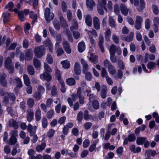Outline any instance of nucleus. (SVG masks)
<instances>
[{
    "mask_svg": "<svg viewBox=\"0 0 159 159\" xmlns=\"http://www.w3.org/2000/svg\"><path fill=\"white\" fill-rule=\"evenodd\" d=\"M81 64L83 67V73L85 74L86 79L88 80H90L92 78V75L91 73L87 71L88 70V65L86 62L83 59H81Z\"/></svg>",
    "mask_w": 159,
    "mask_h": 159,
    "instance_id": "nucleus-1",
    "label": "nucleus"
},
{
    "mask_svg": "<svg viewBox=\"0 0 159 159\" xmlns=\"http://www.w3.org/2000/svg\"><path fill=\"white\" fill-rule=\"evenodd\" d=\"M131 4H133L136 7L137 9L139 11H141L145 7V4L143 0H140V4L139 0H132L130 1Z\"/></svg>",
    "mask_w": 159,
    "mask_h": 159,
    "instance_id": "nucleus-2",
    "label": "nucleus"
},
{
    "mask_svg": "<svg viewBox=\"0 0 159 159\" xmlns=\"http://www.w3.org/2000/svg\"><path fill=\"white\" fill-rule=\"evenodd\" d=\"M34 52L36 56L40 58L45 55V49L43 46H41L39 47L35 48Z\"/></svg>",
    "mask_w": 159,
    "mask_h": 159,
    "instance_id": "nucleus-3",
    "label": "nucleus"
},
{
    "mask_svg": "<svg viewBox=\"0 0 159 159\" xmlns=\"http://www.w3.org/2000/svg\"><path fill=\"white\" fill-rule=\"evenodd\" d=\"M5 65L6 68L9 70L10 73H13L14 71V67L12 65L11 59L9 57H7L5 61Z\"/></svg>",
    "mask_w": 159,
    "mask_h": 159,
    "instance_id": "nucleus-4",
    "label": "nucleus"
},
{
    "mask_svg": "<svg viewBox=\"0 0 159 159\" xmlns=\"http://www.w3.org/2000/svg\"><path fill=\"white\" fill-rule=\"evenodd\" d=\"M44 15L45 18L47 21H50L52 20L54 17L53 13L50 11V10L48 8H47L45 9Z\"/></svg>",
    "mask_w": 159,
    "mask_h": 159,
    "instance_id": "nucleus-5",
    "label": "nucleus"
},
{
    "mask_svg": "<svg viewBox=\"0 0 159 159\" xmlns=\"http://www.w3.org/2000/svg\"><path fill=\"white\" fill-rule=\"evenodd\" d=\"M109 50V51H111L112 50L115 54L116 52L117 54L118 55H120L121 53V48L119 47L116 46L114 44H112L110 46Z\"/></svg>",
    "mask_w": 159,
    "mask_h": 159,
    "instance_id": "nucleus-6",
    "label": "nucleus"
},
{
    "mask_svg": "<svg viewBox=\"0 0 159 159\" xmlns=\"http://www.w3.org/2000/svg\"><path fill=\"white\" fill-rule=\"evenodd\" d=\"M37 128L36 126H33L30 124L28 125L27 126V130L30 133V136H32L35 134Z\"/></svg>",
    "mask_w": 159,
    "mask_h": 159,
    "instance_id": "nucleus-7",
    "label": "nucleus"
},
{
    "mask_svg": "<svg viewBox=\"0 0 159 159\" xmlns=\"http://www.w3.org/2000/svg\"><path fill=\"white\" fill-rule=\"evenodd\" d=\"M43 43L45 47H48L49 51L52 53L53 49V46L50 39L48 38H47V39L44 41Z\"/></svg>",
    "mask_w": 159,
    "mask_h": 159,
    "instance_id": "nucleus-8",
    "label": "nucleus"
},
{
    "mask_svg": "<svg viewBox=\"0 0 159 159\" xmlns=\"http://www.w3.org/2000/svg\"><path fill=\"white\" fill-rule=\"evenodd\" d=\"M40 78L43 81L46 80L48 81H50L52 79L51 75L46 72L40 75Z\"/></svg>",
    "mask_w": 159,
    "mask_h": 159,
    "instance_id": "nucleus-9",
    "label": "nucleus"
},
{
    "mask_svg": "<svg viewBox=\"0 0 159 159\" xmlns=\"http://www.w3.org/2000/svg\"><path fill=\"white\" fill-rule=\"evenodd\" d=\"M29 11L28 9H25L24 12L22 11H19L18 13V16L20 21H23L25 19V16L29 12Z\"/></svg>",
    "mask_w": 159,
    "mask_h": 159,
    "instance_id": "nucleus-10",
    "label": "nucleus"
},
{
    "mask_svg": "<svg viewBox=\"0 0 159 159\" xmlns=\"http://www.w3.org/2000/svg\"><path fill=\"white\" fill-rule=\"evenodd\" d=\"M6 74L5 73H2L0 74V82L1 85L4 87L6 86L7 84L6 80Z\"/></svg>",
    "mask_w": 159,
    "mask_h": 159,
    "instance_id": "nucleus-11",
    "label": "nucleus"
},
{
    "mask_svg": "<svg viewBox=\"0 0 159 159\" xmlns=\"http://www.w3.org/2000/svg\"><path fill=\"white\" fill-rule=\"evenodd\" d=\"M136 138L134 134H129L127 138H126L124 140V144L126 145L128 143V141L130 142H132L135 141Z\"/></svg>",
    "mask_w": 159,
    "mask_h": 159,
    "instance_id": "nucleus-12",
    "label": "nucleus"
},
{
    "mask_svg": "<svg viewBox=\"0 0 159 159\" xmlns=\"http://www.w3.org/2000/svg\"><path fill=\"white\" fill-rule=\"evenodd\" d=\"M63 45L64 49L67 53L70 54L71 52V49L67 41H63Z\"/></svg>",
    "mask_w": 159,
    "mask_h": 159,
    "instance_id": "nucleus-13",
    "label": "nucleus"
},
{
    "mask_svg": "<svg viewBox=\"0 0 159 159\" xmlns=\"http://www.w3.org/2000/svg\"><path fill=\"white\" fill-rule=\"evenodd\" d=\"M120 8L122 13L124 15H126L129 12V9L123 4H121L120 6Z\"/></svg>",
    "mask_w": 159,
    "mask_h": 159,
    "instance_id": "nucleus-14",
    "label": "nucleus"
},
{
    "mask_svg": "<svg viewBox=\"0 0 159 159\" xmlns=\"http://www.w3.org/2000/svg\"><path fill=\"white\" fill-rule=\"evenodd\" d=\"M102 89L100 93L101 97L103 99H105L106 97L107 89L105 85L102 86Z\"/></svg>",
    "mask_w": 159,
    "mask_h": 159,
    "instance_id": "nucleus-15",
    "label": "nucleus"
},
{
    "mask_svg": "<svg viewBox=\"0 0 159 159\" xmlns=\"http://www.w3.org/2000/svg\"><path fill=\"white\" fill-rule=\"evenodd\" d=\"M151 60H154L155 59L154 55L153 54H150L149 55L147 53H145L144 55V59L143 60V62L146 63L148 60V59Z\"/></svg>",
    "mask_w": 159,
    "mask_h": 159,
    "instance_id": "nucleus-16",
    "label": "nucleus"
},
{
    "mask_svg": "<svg viewBox=\"0 0 159 159\" xmlns=\"http://www.w3.org/2000/svg\"><path fill=\"white\" fill-rule=\"evenodd\" d=\"M93 24L95 28L98 30L100 29V25L99 20L97 17H94L93 18Z\"/></svg>",
    "mask_w": 159,
    "mask_h": 159,
    "instance_id": "nucleus-17",
    "label": "nucleus"
},
{
    "mask_svg": "<svg viewBox=\"0 0 159 159\" xmlns=\"http://www.w3.org/2000/svg\"><path fill=\"white\" fill-rule=\"evenodd\" d=\"M78 50L80 52H83L85 49V45L84 42H80L78 46Z\"/></svg>",
    "mask_w": 159,
    "mask_h": 159,
    "instance_id": "nucleus-18",
    "label": "nucleus"
},
{
    "mask_svg": "<svg viewBox=\"0 0 159 159\" xmlns=\"http://www.w3.org/2000/svg\"><path fill=\"white\" fill-rule=\"evenodd\" d=\"M85 20L87 25L90 26L92 25V19L91 16L88 14L85 16Z\"/></svg>",
    "mask_w": 159,
    "mask_h": 159,
    "instance_id": "nucleus-19",
    "label": "nucleus"
},
{
    "mask_svg": "<svg viewBox=\"0 0 159 159\" xmlns=\"http://www.w3.org/2000/svg\"><path fill=\"white\" fill-rule=\"evenodd\" d=\"M33 63L34 66L36 69L39 70L40 69L41 66V63L40 61L38 59L36 58H34Z\"/></svg>",
    "mask_w": 159,
    "mask_h": 159,
    "instance_id": "nucleus-20",
    "label": "nucleus"
},
{
    "mask_svg": "<svg viewBox=\"0 0 159 159\" xmlns=\"http://www.w3.org/2000/svg\"><path fill=\"white\" fill-rule=\"evenodd\" d=\"M46 143L45 142L42 143L40 145H37L36 148V150L38 152H41L46 147Z\"/></svg>",
    "mask_w": 159,
    "mask_h": 159,
    "instance_id": "nucleus-21",
    "label": "nucleus"
},
{
    "mask_svg": "<svg viewBox=\"0 0 159 159\" xmlns=\"http://www.w3.org/2000/svg\"><path fill=\"white\" fill-rule=\"evenodd\" d=\"M130 150L134 153H138L140 152L141 148H140L138 147L135 148L134 145H132L129 147Z\"/></svg>",
    "mask_w": 159,
    "mask_h": 159,
    "instance_id": "nucleus-22",
    "label": "nucleus"
},
{
    "mask_svg": "<svg viewBox=\"0 0 159 159\" xmlns=\"http://www.w3.org/2000/svg\"><path fill=\"white\" fill-rule=\"evenodd\" d=\"M98 57L97 56L93 54H91L89 59L93 63L96 64L98 62Z\"/></svg>",
    "mask_w": 159,
    "mask_h": 159,
    "instance_id": "nucleus-23",
    "label": "nucleus"
},
{
    "mask_svg": "<svg viewBox=\"0 0 159 159\" xmlns=\"http://www.w3.org/2000/svg\"><path fill=\"white\" fill-rule=\"evenodd\" d=\"M74 71L77 75H80L81 73L79 64L77 62L75 63L74 66Z\"/></svg>",
    "mask_w": 159,
    "mask_h": 159,
    "instance_id": "nucleus-24",
    "label": "nucleus"
},
{
    "mask_svg": "<svg viewBox=\"0 0 159 159\" xmlns=\"http://www.w3.org/2000/svg\"><path fill=\"white\" fill-rule=\"evenodd\" d=\"M113 125H109L108 128V131L106 133L104 139L105 140H108L109 139L110 136V131L111 130V128L113 127Z\"/></svg>",
    "mask_w": 159,
    "mask_h": 159,
    "instance_id": "nucleus-25",
    "label": "nucleus"
},
{
    "mask_svg": "<svg viewBox=\"0 0 159 159\" xmlns=\"http://www.w3.org/2000/svg\"><path fill=\"white\" fill-rule=\"evenodd\" d=\"M35 118L37 121L40 120L41 118V111L40 109H38L35 112Z\"/></svg>",
    "mask_w": 159,
    "mask_h": 159,
    "instance_id": "nucleus-26",
    "label": "nucleus"
},
{
    "mask_svg": "<svg viewBox=\"0 0 159 159\" xmlns=\"http://www.w3.org/2000/svg\"><path fill=\"white\" fill-rule=\"evenodd\" d=\"M9 125L10 127H12L15 129H17L18 128L17 122L13 120H11L9 121Z\"/></svg>",
    "mask_w": 159,
    "mask_h": 159,
    "instance_id": "nucleus-27",
    "label": "nucleus"
},
{
    "mask_svg": "<svg viewBox=\"0 0 159 159\" xmlns=\"http://www.w3.org/2000/svg\"><path fill=\"white\" fill-rule=\"evenodd\" d=\"M84 118L85 120H92L93 119V116L88 114V111L85 110L84 113Z\"/></svg>",
    "mask_w": 159,
    "mask_h": 159,
    "instance_id": "nucleus-28",
    "label": "nucleus"
},
{
    "mask_svg": "<svg viewBox=\"0 0 159 159\" xmlns=\"http://www.w3.org/2000/svg\"><path fill=\"white\" fill-rule=\"evenodd\" d=\"M86 5L91 10L95 6V4L92 0H86Z\"/></svg>",
    "mask_w": 159,
    "mask_h": 159,
    "instance_id": "nucleus-29",
    "label": "nucleus"
},
{
    "mask_svg": "<svg viewBox=\"0 0 159 159\" xmlns=\"http://www.w3.org/2000/svg\"><path fill=\"white\" fill-rule=\"evenodd\" d=\"M110 54V60L113 63H115L116 61V57L115 54L111 50L109 51Z\"/></svg>",
    "mask_w": 159,
    "mask_h": 159,
    "instance_id": "nucleus-30",
    "label": "nucleus"
},
{
    "mask_svg": "<svg viewBox=\"0 0 159 159\" xmlns=\"http://www.w3.org/2000/svg\"><path fill=\"white\" fill-rule=\"evenodd\" d=\"M103 37L102 36H100L99 38V45L101 49L102 52L103 53L104 52V50L102 46V43L103 42Z\"/></svg>",
    "mask_w": 159,
    "mask_h": 159,
    "instance_id": "nucleus-31",
    "label": "nucleus"
},
{
    "mask_svg": "<svg viewBox=\"0 0 159 159\" xmlns=\"http://www.w3.org/2000/svg\"><path fill=\"white\" fill-rule=\"evenodd\" d=\"M108 70L111 75H113L116 72V70L114 67L112 65H110L108 67Z\"/></svg>",
    "mask_w": 159,
    "mask_h": 159,
    "instance_id": "nucleus-32",
    "label": "nucleus"
},
{
    "mask_svg": "<svg viewBox=\"0 0 159 159\" xmlns=\"http://www.w3.org/2000/svg\"><path fill=\"white\" fill-rule=\"evenodd\" d=\"M61 64L64 68L67 69L70 67V62L67 60L62 61Z\"/></svg>",
    "mask_w": 159,
    "mask_h": 159,
    "instance_id": "nucleus-33",
    "label": "nucleus"
},
{
    "mask_svg": "<svg viewBox=\"0 0 159 159\" xmlns=\"http://www.w3.org/2000/svg\"><path fill=\"white\" fill-rule=\"evenodd\" d=\"M34 113L33 111L29 112L27 115V119L28 121H31L34 117Z\"/></svg>",
    "mask_w": 159,
    "mask_h": 159,
    "instance_id": "nucleus-34",
    "label": "nucleus"
},
{
    "mask_svg": "<svg viewBox=\"0 0 159 159\" xmlns=\"http://www.w3.org/2000/svg\"><path fill=\"white\" fill-rule=\"evenodd\" d=\"M24 83L26 86L29 85L30 84V79L27 75H24L23 76Z\"/></svg>",
    "mask_w": 159,
    "mask_h": 159,
    "instance_id": "nucleus-35",
    "label": "nucleus"
},
{
    "mask_svg": "<svg viewBox=\"0 0 159 159\" xmlns=\"http://www.w3.org/2000/svg\"><path fill=\"white\" fill-rule=\"evenodd\" d=\"M30 18L33 19L32 24H33L36 21L37 18V16L36 14H34V12L31 11L30 13Z\"/></svg>",
    "mask_w": 159,
    "mask_h": 159,
    "instance_id": "nucleus-36",
    "label": "nucleus"
},
{
    "mask_svg": "<svg viewBox=\"0 0 159 159\" xmlns=\"http://www.w3.org/2000/svg\"><path fill=\"white\" fill-rule=\"evenodd\" d=\"M56 43L55 44V46L56 48L59 46V43L61 42V34H57L56 35Z\"/></svg>",
    "mask_w": 159,
    "mask_h": 159,
    "instance_id": "nucleus-37",
    "label": "nucleus"
},
{
    "mask_svg": "<svg viewBox=\"0 0 159 159\" xmlns=\"http://www.w3.org/2000/svg\"><path fill=\"white\" fill-rule=\"evenodd\" d=\"M98 140H96L93 142V143L90 146L89 148V151L90 152H93L95 149L97 143L98 142Z\"/></svg>",
    "mask_w": 159,
    "mask_h": 159,
    "instance_id": "nucleus-38",
    "label": "nucleus"
},
{
    "mask_svg": "<svg viewBox=\"0 0 159 159\" xmlns=\"http://www.w3.org/2000/svg\"><path fill=\"white\" fill-rule=\"evenodd\" d=\"M146 140V139L144 137H139L137 138L136 142L138 145L142 144Z\"/></svg>",
    "mask_w": 159,
    "mask_h": 159,
    "instance_id": "nucleus-39",
    "label": "nucleus"
},
{
    "mask_svg": "<svg viewBox=\"0 0 159 159\" xmlns=\"http://www.w3.org/2000/svg\"><path fill=\"white\" fill-rule=\"evenodd\" d=\"M66 82L69 85H74L75 84V80L72 78H70L67 79Z\"/></svg>",
    "mask_w": 159,
    "mask_h": 159,
    "instance_id": "nucleus-40",
    "label": "nucleus"
},
{
    "mask_svg": "<svg viewBox=\"0 0 159 159\" xmlns=\"http://www.w3.org/2000/svg\"><path fill=\"white\" fill-rule=\"evenodd\" d=\"M134 36V33L133 32H131L126 38L125 40L127 42H131L133 39Z\"/></svg>",
    "mask_w": 159,
    "mask_h": 159,
    "instance_id": "nucleus-41",
    "label": "nucleus"
},
{
    "mask_svg": "<svg viewBox=\"0 0 159 159\" xmlns=\"http://www.w3.org/2000/svg\"><path fill=\"white\" fill-rule=\"evenodd\" d=\"M33 51L31 49H29L26 53V56L28 58L27 60H30L32 57Z\"/></svg>",
    "mask_w": 159,
    "mask_h": 159,
    "instance_id": "nucleus-42",
    "label": "nucleus"
},
{
    "mask_svg": "<svg viewBox=\"0 0 159 159\" xmlns=\"http://www.w3.org/2000/svg\"><path fill=\"white\" fill-rule=\"evenodd\" d=\"M109 23L111 27L112 28H114L115 27L116 24L115 21L111 16H110L109 18Z\"/></svg>",
    "mask_w": 159,
    "mask_h": 159,
    "instance_id": "nucleus-43",
    "label": "nucleus"
},
{
    "mask_svg": "<svg viewBox=\"0 0 159 159\" xmlns=\"http://www.w3.org/2000/svg\"><path fill=\"white\" fill-rule=\"evenodd\" d=\"M104 148L106 149H109L110 150H112L114 149L115 147L113 145H110V144L109 143H107L104 144Z\"/></svg>",
    "mask_w": 159,
    "mask_h": 159,
    "instance_id": "nucleus-44",
    "label": "nucleus"
},
{
    "mask_svg": "<svg viewBox=\"0 0 159 159\" xmlns=\"http://www.w3.org/2000/svg\"><path fill=\"white\" fill-rule=\"evenodd\" d=\"M14 7V4L11 2H9L5 6V8L6 9H8L10 11H13L12 9Z\"/></svg>",
    "mask_w": 159,
    "mask_h": 159,
    "instance_id": "nucleus-45",
    "label": "nucleus"
},
{
    "mask_svg": "<svg viewBox=\"0 0 159 159\" xmlns=\"http://www.w3.org/2000/svg\"><path fill=\"white\" fill-rule=\"evenodd\" d=\"M73 24L70 27V30H76L78 28V24L76 20L74 19L73 20Z\"/></svg>",
    "mask_w": 159,
    "mask_h": 159,
    "instance_id": "nucleus-46",
    "label": "nucleus"
},
{
    "mask_svg": "<svg viewBox=\"0 0 159 159\" xmlns=\"http://www.w3.org/2000/svg\"><path fill=\"white\" fill-rule=\"evenodd\" d=\"M145 28L147 30H148L149 29L151 26V21L149 19L147 18L145 20Z\"/></svg>",
    "mask_w": 159,
    "mask_h": 159,
    "instance_id": "nucleus-47",
    "label": "nucleus"
},
{
    "mask_svg": "<svg viewBox=\"0 0 159 159\" xmlns=\"http://www.w3.org/2000/svg\"><path fill=\"white\" fill-rule=\"evenodd\" d=\"M60 20L61 24L62 26L65 27L67 26V22L63 16H61L60 17Z\"/></svg>",
    "mask_w": 159,
    "mask_h": 159,
    "instance_id": "nucleus-48",
    "label": "nucleus"
},
{
    "mask_svg": "<svg viewBox=\"0 0 159 159\" xmlns=\"http://www.w3.org/2000/svg\"><path fill=\"white\" fill-rule=\"evenodd\" d=\"M59 45L56 48H55L57 49V53L58 57L61 55L64 52V51L62 48L61 47L59 48Z\"/></svg>",
    "mask_w": 159,
    "mask_h": 159,
    "instance_id": "nucleus-49",
    "label": "nucleus"
},
{
    "mask_svg": "<svg viewBox=\"0 0 159 159\" xmlns=\"http://www.w3.org/2000/svg\"><path fill=\"white\" fill-rule=\"evenodd\" d=\"M46 60L49 64H52L53 62V60L51 55L49 54H48L46 57Z\"/></svg>",
    "mask_w": 159,
    "mask_h": 159,
    "instance_id": "nucleus-50",
    "label": "nucleus"
},
{
    "mask_svg": "<svg viewBox=\"0 0 159 159\" xmlns=\"http://www.w3.org/2000/svg\"><path fill=\"white\" fill-rule=\"evenodd\" d=\"M111 34V31L110 29H107L105 33V38L107 40H109Z\"/></svg>",
    "mask_w": 159,
    "mask_h": 159,
    "instance_id": "nucleus-51",
    "label": "nucleus"
},
{
    "mask_svg": "<svg viewBox=\"0 0 159 159\" xmlns=\"http://www.w3.org/2000/svg\"><path fill=\"white\" fill-rule=\"evenodd\" d=\"M15 80L17 84V87L19 88L22 87V83L21 80L18 77H16L15 79Z\"/></svg>",
    "mask_w": 159,
    "mask_h": 159,
    "instance_id": "nucleus-52",
    "label": "nucleus"
},
{
    "mask_svg": "<svg viewBox=\"0 0 159 159\" xmlns=\"http://www.w3.org/2000/svg\"><path fill=\"white\" fill-rule=\"evenodd\" d=\"M27 104L29 107H32L34 104V100L32 98H29L27 101Z\"/></svg>",
    "mask_w": 159,
    "mask_h": 159,
    "instance_id": "nucleus-53",
    "label": "nucleus"
},
{
    "mask_svg": "<svg viewBox=\"0 0 159 159\" xmlns=\"http://www.w3.org/2000/svg\"><path fill=\"white\" fill-rule=\"evenodd\" d=\"M152 8L154 14L156 15H158L159 12V9L157 6L154 4L153 5Z\"/></svg>",
    "mask_w": 159,
    "mask_h": 159,
    "instance_id": "nucleus-54",
    "label": "nucleus"
},
{
    "mask_svg": "<svg viewBox=\"0 0 159 159\" xmlns=\"http://www.w3.org/2000/svg\"><path fill=\"white\" fill-rule=\"evenodd\" d=\"M44 67L45 70L48 73L52 72V70L50 67L47 63H45L44 64Z\"/></svg>",
    "mask_w": 159,
    "mask_h": 159,
    "instance_id": "nucleus-55",
    "label": "nucleus"
},
{
    "mask_svg": "<svg viewBox=\"0 0 159 159\" xmlns=\"http://www.w3.org/2000/svg\"><path fill=\"white\" fill-rule=\"evenodd\" d=\"M104 7H105L101 6V5H98L97 7L98 11L100 15H102L104 14V12L103 8Z\"/></svg>",
    "mask_w": 159,
    "mask_h": 159,
    "instance_id": "nucleus-56",
    "label": "nucleus"
},
{
    "mask_svg": "<svg viewBox=\"0 0 159 159\" xmlns=\"http://www.w3.org/2000/svg\"><path fill=\"white\" fill-rule=\"evenodd\" d=\"M28 70L31 75H33L34 73V70L32 66H29L28 67Z\"/></svg>",
    "mask_w": 159,
    "mask_h": 159,
    "instance_id": "nucleus-57",
    "label": "nucleus"
},
{
    "mask_svg": "<svg viewBox=\"0 0 159 159\" xmlns=\"http://www.w3.org/2000/svg\"><path fill=\"white\" fill-rule=\"evenodd\" d=\"M156 66V64L152 61H150L148 62L147 65V67L149 69H152Z\"/></svg>",
    "mask_w": 159,
    "mask_h": 159,
    "instance_id": "nucleus-58",
    "label": "nucleus"
},
{
    "mask_svg": "<svg viewBox=\"0 0 159 159\" xmlns=\"http://www.w3.org/2000/svg\"><path fill=\"white\" fill-rule=\"evenodd\" d=\"M55 131L53 129H50L47 133L48 136L49 138L52 137L55 133Z\"/></svg>",
    "mask_w": 159,
    "mask_h": 159,
    "instance_id": "nucleus-59",
    "label": "nucleus"
},
{
    "mask_svg": "<svg viewBox=\"0 0 159 159\" xmlns=\"http://www.w3.org/2000/svg\"><path fill=\"white\" fill-rule=\"evenodd\" d=\"M92 106L93 108L95 109H97L99 107V103L97 100H94L92 102Z\"/></svg>",
    "mask_w": 159,
    "mask_h": 159,
    "instance_id": "nucleus-60",
    "label": "nucleus"
},
{
    "mask_svg": "<svg viewBox=\"0 0 159 159\" xmlns=\"http://www.w3.org/2000/svg\"><path fill=\"white\" fill-rule=\"evenodd\" d=\"M85 30L87 32V33L89 34L90 33L94 37H96L97 36L96 31L94 30H93L92 31H89L87 29H85Z\"/></svg>",
    "mask_w": 159,
    "mask_h": 159,
    "instance_id": "nucleus-61",
    "label": "nucleus"
},
{
    "mask_svg": "<svg viewBox=\"0 0 159 159\" xmlns=\"http://www.w3.org/2000/svg\"><path fill=\"white\" fill-rule=\"evenodd\" d=\"M53 24L54 27L57 30H59L60 26L59 22L57 20H54L53 22Z\"/></svg>",
    "mask_w": 159,
    "mask_h": 159,
    "instance_id": "nucleus-62",
    "label": "nucleus"
},
{
    "mask_svg": "<svg viewBox=\"0 0 159 159\" xmlns=\"http://www.w3.org/2000/svg\"><path fill=\"white\" fill-rule=\"evenodd\" d=\"M107 73L106 70L104 68H102L101 71V75L102 77H108L107 76Z\"/></svg>",
    "mask_w": 159,
    "mask_h": 159,
    "instance_id": "nucleus-63",
    "label": "nucleus"
},
{
    "mask_svg": "<svg viewBox=\"0 0 159 159\" xmlns=\"http://www.w3.org/2000/svg\"><path fill=\"white\" fill-rule=\"evenodd\" d=\"M83 115V113L82 111H80L78 113L77 116V120L79 122H80L82 120Z\"/></svg>",
    "mask_w": 159,
    "mask_h": 159,
    "instance_id": "nucleus-64",
    "label": "nucleus"
}]
</instances>
